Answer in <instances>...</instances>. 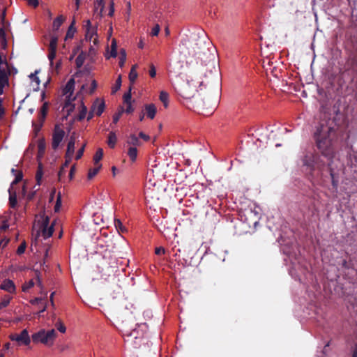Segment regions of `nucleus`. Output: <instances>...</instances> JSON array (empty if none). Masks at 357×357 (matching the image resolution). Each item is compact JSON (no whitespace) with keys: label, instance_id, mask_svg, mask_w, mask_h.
Segmentation results:
<instances>
[{"label":"nucleus","instance_id":"nucleus-3","mask_svg":"<svg viewBox=\"0 0 357 357\" xmlns=\"http://www.w3.org/2000/svg\"><path fill=\"white\" fill-rule=\"evenodd\" d=\"M210 44L207 36L202 31L201 34L192 33L183 38L179 44L178 50L180 54L185 58L200 57L202 54H205Z\"/></svg>","mask_w":357,"mask_h":357},{"label":"nucleus","instance_id":"nucleus-35","mask_svg":"<svg viewBox=\"0 0 357 357\" xmlns=\"http://www.w3.org/2000/svg\"><path fill=\"white\" fill-rule=\"evenodd\" d=\"M132 86H130L128 91L123 95V101H124L125 103L131 102V98H132L131 91H132Z\"/></svg>","mask_w":357,"mask_h":357},{"label":"nucleus","instance_id":"nucleus-48","mask_svg":"<svg viewBox=\"0 0 357 357\" xmlns=\"http://www.w3.org/2000/svg\"><path fill=\"white\" fill-rule=\"evenodd\" d=\"M122 112H123V111L119 112L118 113H115L113 115V123H114V124L117 123V122L119 121V119L121 116Z\"/></svg>","mask_w":357,"mask_h":357},{"label":"nucleus","instance_id":"nucleus-6","mask_svg":"<svg viewBox=\"0 0 357 357\" xmlns=\"http://www.w3.org/2000/svg\"><path fill=\"white\" fill-rule=\"evenodd\" d=\"M56 337V332L54 329L46 331L41 329L38 332L33 333L31 336L34 343L40 342L47 346H52L54 344Z\"/></svg>","mask_w":357,"mask_h":357},{"label":"nucleus","instance_id":"nucleus-61","mask_svg":"<svg viewBox=\"0 0 357 357\" xmlns=\"http://www.w3.org/2000/svg\"><path fill=\"white\" fill-rule=\"evenodd\" d=\"M208 108H205L204 107H203L202 108V111L203 113H204V114L206 115H209L210 114H212L211 112V111H207Z\"/></svg>","mask_w":357,"mask_h":357},{"label":"nucleus","instance_id":"nucleus-46","mask_svg":"<svg viewBox=\"0 0 357 357\" xmlns=\"http://www.w3.org/2000/svg\"><path fill=\"white\" fill-rule=\"evenodd\" d=\"M160 30V26L158 24H155V26L153 27L151 31V35L153 36H156L158 35L159 31Z\"/></svg>","mask_w":357,"mask_h":357},{"label":"nucleus","instance_id":"nucleus-31","mask_svg":"<svg viewBox=\"0 0 357 357\" xmlns=\"http://www.w3.org/2000/svg\"><path fill=\"white\" fill-rule=\"evenodd\" d=\"M8 83V76H0V95L3 92V87Z\"/></svg>","mask_w":357,"mask_h":357},{"label":"nucleus","instance_id":"nucleus-22","mask_svg":"<svg viewBox=\"0 0 357 357\" xmlns=\"http://www.w3.org/2000/svg\"><path fill=\"white\" fill-rule=\"evenodd\" d=\"M103 157V150L101 148L98 149L95 155H93V162L95 165H98L100 160H102Z\"/></svg>","mask_w":357,"mask_h":357},{"label":"nucleus","instance_id":"nucleus-13","mask_svg":"<svg viewBox=\"0 0 357 357\" xmlns=\"http://www.w3.org/2000/svg\"><path fill=\"white\" fill-rule=\"evenodd\" d=\"M75 79L73 78H70L62 90V94L63 96H66V98H68L67 102L70 101L71 96L73 95L75 89Z\"/></svg>","mask_w":357,"mask_h":357},{"label":"nucleus","instance_id":"nucleus-63","mask_svg":"<svg viewBox=\"0 0 357 357\" xmlns=\"http://www.w3.org/2000/svg\"><path fill=\"white\" fill-rule=\"evenodd\" d=\"M113 4H114L113 2H111V3H110L111 8H110V10L109 12V15H110V16H112L113 15V13H114Z\"/></svg>","mask_w":357,"mask_h":357},{"label":"nucleus","instance_id":"nucleus-7","mask_svg":"<svg viewBox=\"0 0 357 357\" xmlns=\"http://www.w3.org/2000/svg\"><path fill=\"white\" fill-rule=\"evenodd\" d=\"M40 218L41 220H38V224L40 225V228L41 229L43 236L45 238H47L50 237L54 233L55 221H54L51 225H50V218L45 215V212L40 214Z\"/></svg>","mask_w":357,"mask_h":357},{"label":"nucleus","instance_id":"nucleus-30","mask_svg":"<svg viewBox=\"0 0 357 357\" xmlns=\"http://www.w3.org/2000/svg\"><path fill=\"white\" fill-rule=\"evenodd\" d=\"M86 113H87V108L84 104H82L81 105V109H80L79 113L77 116V120L78 121L83 120L85 118Z\"/></svg>","mask_w":357,"mask_h":357},{"label":"nucleus","instance_id":"nucleus-5","mask_svg":"<svg viewBox=\"0 0 357 357\" xmlns=\"http://www.w3.org/2000/svg\"><path fill=\"white\" fill-rule=\"evenodd\" d=\"M201 84L189 76L185 81H183L178 86L179 94L184 98L189 99L194 96L197 91V86Z\"/></svg>","mask_w":357,"mask_h":357},{"label":"nucleus","instance_id":"nucleus-56","mask_svg":"<svg viewBox=\"0 0 357 357\" xmlns=\"http://www.w3.org/2000/svg\"><path fill=\"white\" fill-rule=\"evenodd\" d=\"M35 195H36V191H33V192H29L27 195V197H26L27 200L28 201H31L34 198Z\"/></svg>","mask_w":357,"mask_h":357},{"label":"nucleus","instance_id":"nucleus-2","mask_svg":"<svg viewBox=\"0 0 357 357\" xmlns=\"http://www.w3.org/2000/svg\"><path fill=\"white\" fill-rule=\"evenodd\" d=\"M345 49L348 59L344 68H340L336 75L332 74L330 84L333 93L340 95L347 82L354 80L357 71V24H352L346 33Z\"/></svg>","mask_w":357,"mask_h":357},{"label":"nucleus","instance_id":"nucleus-59","mask_svg":"<svg viewBox=\"0 0 357 357\" xmlns=\"http://www.w3.org/2000/svg\"><path fill=\"white\" fill-rule=\"evenodd\" d=\"M347 1L351 7L355 6L357 4V0H347Z\"/></svg>","mask_w":357,"mask_h":357},{"label":"nucleus","instance_id":"nucleus-58","mask_svg":"<svg viewBox=\"0 0 357 357\" xmlns=\"http://www.w3.org/2000/svg\"><path fill=\"white\" fill-rule=\"evenodd\" d=\"M75 170V166L71 167L70 172H69V177H70V179H72L73 177V174H74Z\"/></svg>","mask_w":357,"mask_h":357},{"label":"nucleus","instance_id":"nucleus-53","mask_svg":"<svg viewBox=\"0 0 357 357\" xmlns=\"http://www.w3.org/2000/svg\"><path fill=\"white\" fill-rule=\"evenodd\" d=\"M139 137L142 139H143L144 141H149V139H150V137L147 135H146L145 133H144L143 132H140L139 133Z\"/></svg>","mask_w":357,"mask_h":357},{"label":"nucleus","instance_id":"nucleus-4","mask_svg":"<svg viewBox=\"0 0 357 357\" xmlns=\"http://www.w3.org/2000/svg\"><path fill=\"white\" fill-rule=\"evenodd\" d=\"M119 321L118 320V324L123 333L125 341L132 344L135 348L139 347L143 340V333H139L136 328L132 329V325H136L133 322L125 323L123 321H121V323H119Z\"/></svg>","mask_w":357,"mask_h":357},{"label":"nucleus","instance_id":"nucleus-9","mask_svg":"<svg viewBox=\"0 0 357 357\" xmlns=\"http://www.w3.org/2000/svg\"><path fill=\"white\" fill-rule=\"evenodd\" d=\"M59 38V34L54 33L51 36V40L48 47V59L50 60V65H53V61L56 57Z\"/></svg>","mask_w":357,"mask_h":357},{"label":"nucleus","instance_id":"nucleus-21","mask_svg":"<svg viewBox=\"0 0 357 357\" xmlns=\"http://www.w3.org/2000/svg\"><path fill=\"white\" fill-rule=\"evenodd\" d=\"M117 142V137L114 132H110L108 136L107 144L108 146L113 149L115 147Z\"/></svg>","mask_w":357,"mask_h":357},{"label":"nucleus","instance_id":"nucleus-20","mask_svg":"<svg viewBox=\"0 0 357 357\" xmlns=\"http://www.w3.org/2000/svg\"><path fill=\"white\" fill-rule=\"evenodd\" d=\"M9 205L12 208H15L17 205L16 192H12L10 190H9Z\"/></svg>","mask_w":357,"mask_h":357},{"label":"nucleus","instance_id":"nucleus-25","mask_svg":"<svg viewBox=\"0 0 357 357\" xmlns=\"http://www.w3.org/2000/svg\"><path fill=\"white\" fill-rule=\"evenodd\" d=\"M74 24H70V26L68 27L66 37H65V40H67L68 39H71L73 38L74 34L76 32V29L74 26Z\"/></svg>","mask_w":357,"mask_h":357},{"label":"nucleus","instance_id":"nucleus-38","mask_svg":"<svg viewBox=\"0 0 357 357\" xmlns=\"http://www.w3.org/2000/svg\"><path fill=\"white\" fill-rule=\"evenodd\" d=\"M55 326L56 328H57V330L62 333H64L66 331V328L65 326V325L63 324V323L61 321H58L56 324H55Z\"/></svg>","mask_w":357,"mask_h":357},{"label":"nucleus","instance_id":"nucleus-62","mask_svg":"<svg viewBox=\"0 0 357 357\" xmlns=\"http://www.w3.org/2000/svg\"><path fill=\"white\" fill-rule=\"evenodd\" d=\"M5 15H6V13H5V10H3L1 13V15H0V18L1 20V22H4V20H5Z\"/></svg>","mask_w":357,"mask_h":357},{"label":"nucleus","instance_id":"nucleus-17","mask_svg":"<svg viewBox=\"0 0 357 357\" xmlns=\"http://www.w3.org/2000/svg\"><path fill=\"white\" fill-rule=\"evenodd\" d=\"M126 143L128 145H130V146H134V147L139 146L142 145V142H140L139 138L135 134H131L129 136Z\"/></svg>","mask_w":357,"mask_h":357},{"label":"nucleus","instance_id":"nucleus-23","mask_svg":"<svg viewBox=\"0 0 357 357\" xmlns=\"http://www.w3.org/2000/svg\"><path fill=\"white\" fill-rule=\"evenodd\" d=\"M45 148H46V144H45V139H40L38 143V157L43 156L44 155L45 151Z\"/></svg>","mask_w":357,"mask_h":357},{"label":"nucleus","instance_id":"nucleus-26","mask_svg":"<svg viewBox=\"0 0 357 357\" xmlns=\"http://www.w3.org/2000/svg\"><path fill=\"white\" fill-rule=\"evenodd\" d=\"M101 167V165H98L94 168H91L88 172V179H92L98 173Z\"/></svg>","mask_w":357,"mask_h":357},{"label":"nucleus","instance_id":"nucleus-14","mask_svg":"<svg viewBox=\"0 0 357 357\" xmlns=\"http://www.w3.org/2000/svg\"><path fill=\"white\" fill-rule=\"evenodd\" d=\"M105 107L104 100L97 98L91 106L92 112H94L97 116H100L104 112Z\"/></svg>","mask_w":357,"mask_h":357},{"label":"nucleus","instance_id":"nucleus-19","mask_svg":"<svg viewBox=\"0 0 357 357\" xmlns=\"http://www.w3.org/2000/svg\"><path fill=\"white\" fill-rule=\"evenodd\" d=\"M138 151L137 147L130 146L128 149L127 154L130 160L133 162L137 160Z\"/></svg>","mask_w":357,"mask_h":357},{"label":"nucleus","instance_id":"nucleus-43","mask_svg":"<svg viewBox=\"0 0 357 357\" xmlns=\"http://www.w3.org/2000/svg\"><path fill=\"white\" fill-rule=\"evenodd\" d=\"M26 247V245L25 241L22 242V243L20 245V246L17 248V255H22V254H23V253L25 252Z\"/></svg>","mask_w":357,"mask_h":357},{"label":"nucleus","instance_id":"nucleus-54","mask_svg":"<svg viewBox=\"0 0 357 357\" xmlns=\"http://www.w3.org/2000/svg\"><path fill=\"white\" fill-rule=\"evenodd\" d=\"M66 20L65 17L63 15L57 16L53 22H63Z\"/></svg>","mask_w":357,"mask_h":357},{"label":"nucleus","instance_id":"nucleus-55","mask_svg":"<svg viewBox=\"0 0 357 357\" xmlns=\"http://www.w3.org/2000/svg\"><path fill=\"white\" fill-rule=\"evenodd\" d=\"M43 298H35L34 299L31 301V303L33 305L39 304L43 302Z\"/></svg>","mask_w":357,"mask_h":357},{"label":"nucleus","instance_id":"nucleus-12","mask_svg":"<svg viewBox=\"0 0 357 357\" xmlns=\"http://www.w3.org/2000/svg\"><path fill=\"white\" fill-rule=\"evenodd\" d=\"M85 38L86 40L93 41L95 45L98 43L97 30L93 24H86Z\"/></svg>","mask_w":357,"mask_h":357},{"label":"nucleus","instance_id":"nucleus-52","mask_svg":"<svg viewBox=\"0 0 357 357\" xmlns=\"http://www.w3.org/2000/svg\"><path fill=\"white\" fill-rule=\"evenodd\" d=\"M127 105V107L126 109V112L127 114H131L134 111V109L132 108V105H131V102H129V103H126Z\"/></svg>","mask_w":357,"mask_h":357},{"label":"nucleus","instance_id":"nucleus-44","mask_svg":"<svg viewBox=\"0 0 357 357\" xmlns=\"http://www.w3.org/2000/svg\"><path fill=\"white\" fill-rule=\"evenodd\" d=\"M84 149H85V144H84L77 152V154H76V156H75V159L77 160H78L79 159H80L83 154H84Z\"/></svg>","mask_w":357,"mask_h":357},{"label":"nucleus","instance_id":"nucleus-57","mask_svg":"<svg viewBox=\"0 0 357 357\" xmlns=\"http://www.w3.org/2000/svg\"><path fill=\"white\" fill-rule=\"evenodd\" d=\"M28 3L33 7H36L38 5V0H27Z\"/></svg>","mask_w":357,"mask_h":357},{"label":"nucleus","instance_id":"nucleus-39","mask_svg":"<svg viewBox=\"0 0 357 357\" xmlns=\"http://www.w3.org/2000/svg\"><path fill=\"white\" fill-rule=\"evenodd\" d=\"M84 61V56L82 54H80L75 59V63L77 67L80 68L83 65Z\"/></svg>","mask_w":357,"mask_h":357},{"label":"nucleus","instance_id":"nucleus-27","mask_svg":"<svg viewBox=\"0 0 357 357\" xmlns=\"http://www.w3.org/2000/svg\"><path fill=\"white\" fill-rule=\"evenodd\" d=\"M160 100L163 103L165 107L168 106L169 95L167 92L161 91L160 93Z\"/></svg>","mask_w":357,"mask_h":357},{"label":"nucleus","instance_id":"nucleus-37","mask_svg":"<svg viewBox=\"0 0 357 357\" xmlns=\"http://www.w3.org/2000/svg\"><path fill=\"white\" fill-rule=\"evenodd\" d=\"M121 75H119L116 80L115 86L112 88V93H116L121 86Z\"/></svg>","mask_w":357,"mask_h":357},{"label":"nucleus","instance_id":"nucleus-1","mask_svg":"<svg viewBox=\"0 0 357 357\" xmlns=\"http://www.w3.org/2000/svg\"><path fill=\"white\" fill-rule=\"evenodd\" d=\"M335 129L331 126L321 125L314 133V139L318 153H307L302 159V167L308 179L313 185L326 186L329 180L335 189L337 188L338 179L335 178L331 167V159L333 155L331 135Z\"/></svg>","mask_w":357,"mask_h":357},{"label":"nucleus","instance_id":"nucleus-32","mask_svg":"<svg viewBox=\"0 0 357 357\" xmlns=\"http://www.w3.org/2000/svg\"><path fill=\"white\" fill-rule=\"evenodd\" d=\"M61 24H53L52 33H50V36L51 37L52 34H59V36L62 34L63 31L60 29V26Z\"/></svg>","mask_w":357,"mask_h":357},{"label":"nucleus","instance_id":"nucleus-41","mask_svg":"<svg viewBox=\"0 0 357 357\" xmlns=\"http://www.w3.org/2000/svg\"><path fill=\"white\" fill-rule=\"evenodd\" d=\"M34 286V282L33 280H29L27 283L24 284L22 286V291H27L29 289L32 288Z\"/></svg>","mask_w":357,"mask_h":357},{"label":"nucleus","instance_id":"nucleus-28","mask_svg":"<svg viewBox=\"0 0 357 357\" xmlns=\"http://www.w3.org/2000/svg\"><path fill=\"white\" fill-rule=\"evenodd\" d=\"M126 60V50L124 49H121L120 51V56H119V65L121 68H123L124 66Z\"/></svg>","mask_w":357,"mask_h":357},{"label":"nucleus","instance_id":"nucleus-49","mask_svg":"<svg viewBox=\"0 0 357 357\" xmlns=\"http://www.w3.org/2000/svg\"><path fill=\"white\" fill-rule=\"evenodd\" d=\"M165 250L162 247L156 248L155 250V253L157 255H163V254H165Z\"/></svg>","mask_w":357,"mask_h":357},{"label":"nucleus","instance_id":"nucleus-36","mask_svg":"<svg viewBox=\"0 0 357 357\" xmlns=\"http://www.w3.org/2000/svg\"><path fill=\"white\" fill-rule=\"evenodd\" d=\"M61 206V194L59 193L56 197V204L54 205V212H59L60 210V208Z\"/></svg>","mask_w":357,"mask_h":357},{"label":"nucleus","instance_id":"nucleus-64","mask_svg":"<svg viewBox=\"0 0 357 357\" xmlns=\"http://www.w3.org/2000/svg\"><path fill=\"white\" fill-rule=\"evenodd\" d=\"M353 357H357V343L355 345L354 351L353 353Z\"/></svg>","mask_w":357,"mask_h":357},{"label":"nucleus","instance_id":"nucleus-11","mask_svg":"<svg viewBox=\"0 0 357 357\" xmlns=\"http://www.w3.org/2000/svg\"><path fill=\"white\" fill-rule=\"evenodd\" d=\"M64 136V130L59 125H56L52 134V147L54 150L57 149Z\"/></svg>","mask_w":357,"mask_h":357},{"label":"nucleus","instance_id":"nucleus-24","mask_svg":"<svg viewBox=\"0 0 357 357\" xmlns=\"http://www.w3.org/2000/svg\"><path fill=\"white\" fill-rule=\"evenodd\" d=\"M114 226L119 234L124 233L127 231L126 228L125 226H123V223L119 219H114Z\"/></svg>","mask_w":357,"mask_h":357},{"label":"nucleus","instance_id":"nucleus-42","mask_svg":"<svg viewBox=\"0 0 357 357\" xmlns=\"http://www.w3.org/2000/svg\"><path fill=\"white\" fill-rule=\"evenodd\" d=\"M22 178H23L22 172H20L16 175L15 179L13 180V181L11 183V185L13 186L14 185H16L17 183H18L20 181H21L22 180Z\"/></svg>","mask_w":357,"mask_h":357},{"label":"nucleus","instance_id":"nucleus-10","mask_svg":"<svg viewBox=\"0 0 357 357\" xmlns=\"http://www.w3.org/2000/svg\"><path fill=\"white\" fill-rule=\"evenodd\" d=\"M75 138H76V134L75 132H73L71 135L70 139L68 141V145H67V150L65 154V166L69 165L70 162L72 160L73 156L75 153Z\"/></svg>","mask_w":357,"mask_h":357},{"label":"nucleus","instance_id":"nucleus-45","mask_svg":"<svg viewBox=\"0 0 357 357\" xmlns=\"http://www.w3.org/2000/svg\"><path fill=\"white\" fill-rule=\"evenodd\" d=\"M68 167V165L65 166V162L62 165L58 173V176L59 179H61V177L66 174V168H67Z\"/></svg>","mask_w":357,"mask_h":357},{"label":"nucleus","instance_id":"nucleus-15","mask_svg":"<svg viewBox=\"0 0 357 357\" xmlns=\"http://www.w3.org/2000/svg\"><path fill=\"white\" fill-rule=\"evenodd\" d=\"M0 288L8 293H14L16 289L14 282L9 279L4 280L1 283Z\"/></svg>","mask_w":357,"mask_h":357},{"label":"nucleus","instance_id":"nucleus-8","mask_svg":"<svg viewBox=\"0 0 357 357\" xmlns=\"http://www.w3.org/2000/svg\"><path fill=\"white\" fill-rule=\"evenodd\" d=\"M9 338L12 341H15L17 342L19 346L25 345L28 346L31 343V339L29 335V332L27 329H24L20 334H10L9 335Z\"/></svg>","mask_w":357,"mask_h":357},{"label":"nucleus","instance_id":"nucleus-60","mask_svg":"<svg viewBox=\"0 0 357 357\" xmlns=\"http://www.w3.org/2000/svg\"><path fill=\"white\" fill-rule=\"evenodd\" d=\"M95 114L94 112H92V109L91 108L90 112L87 116V120L89 121L93 117V114Z\"/></svg>","mask_w":357,"mask_h":357},{"label":"nucleus","instance_id":"nucleus-34","mask_svg":"<svg viewBox=\"0 0 357 357\" xmlns=\"http://www.w3.org/2000/svg\"><path fill=\"white\" fill-rule=\"evenodd\" d=\"M117 45L115 40L112 41L110 56L115 58L117 56Z\"/></svg>","mask_w":357,"mask_h":357},{"label":"nucleus","instance_id":"nucleus-51","mask_svg":"<svg viewBox=\"0 0 357 357\" xmlns=\"http://www.w3.org/2000/svg\"><path fill=\"white\" fill-rule=\"evenodd\" d=\"M97 88V82L96 80H93L91 84V89L89 91V93H93L96 89Z\"/></svg>","mask_w":357,"mask_h":357},{"label":"nucleus","instance_id":"nucleus-16","mask_svg":"<svg viewBox=\"0 0 357 357\" xmlns=\"http://www.w3.org/2000/svg\"><path fill=\"white\" fill-rule=\"evenodd\" d=\"M145 110L146 112L147 117L153 119L156 114V107L154 104H148L145 105Z\"/></svg>","mask_w":357,"mask_h":357},{"label":"nucleus","instance_id":"nucleus-47","mask_svg":"<svg viewBox=\"0 0 357 357\" xmlns=\"http://www.w3.org/2000/svg\"><path fill=\"white\" fill-rule=\"evenodd\" d=\"M149 73L151 77L153 78L155 77L156 70L153 64L150 65V69Z\"/></svg>","mask_w":357,"mask_h":357},{"label":"nucleus","instance_id":"nucleus-40","mask_svg":"<svg viewBox=\"0 0 357 357\" xmlns=\"http://www.w3.org/2000/svg\"><path fill=\"white\" fill-rule=\"evenodd\" d=\"M47 109H48V104L47 102H45L41 109H40V114H41V116H42V119H43V121L45 119V116L47 114Z\"/></svg>","mask_w":357,"mask_h":357},{"label":"nucleus","instance_id":"nucleus-50","mask_svg":"<svg viewBox=\"0 0 357 357\" xmlns=\"http://www.w3.org/2000/svg\"><path fill=\"white\" fill-rule=\"evenodd\" d=\"M37 73V71L35 72V73H31L30 75V78L33 81L35 82L38 85H39L40 84V79L36 75V74Z\"/></svg>","mask_w":357,"mask_h":357},{"label":"nucleus","instance_id":"nucleus-29","mask_svg":"<svg viewBox=\"0 0 357 357\" xmlns=\"http://www.w3.org/2000/svg\"><path fill=\"white\" fill-rule=\"evenodd\" d=\"M10 299H11L10 296H9L8 295L4 296L1 298V301L0 302V309H3V308L7 307L10 303Z\"/></svg>","mask_w":357,"mask_h":357},{"label":"nucleus","instance_id":"nucleus-33","mask_svg":"<svg viewBox=\"0 0 357 357\" xmlns=\"http://www.w3.org/2000/svg\"><path fill=\"white\" fill-rule=\"evenodd\" d=\"M43 174V172L42 165H41V163H39L38 168V170H37L36 174V181L38 185L40 184V181H41Z\"/></svg>","mask_w":357,"mask_h":357},{"label":"nucleus","instance_id":"nucleus-18","mask_svg":"<svg viewBox=\"0 0 357 357\" xmlns=\"http://www.w3.org/2000/svg\"><path fill=\"white\" fill-rule=\"evenodd\" d=\"M137 67V66L136 64L133 65L130 69V73L128 75V78H129V81H130V86H132L134 84V83L135 82V81L137 78V76H138V74L136 71Z\"/></svg>","mask_w":357,"mask_h":357}]
</instances>
